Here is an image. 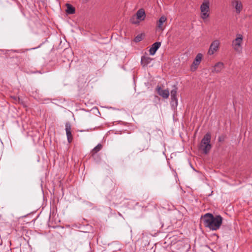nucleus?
Instances as JSON below:
<instances>
[{
	"instance_id": "nucleus-1",
	"label": "nucleus",
	"mask_w": 252,
	"mask_h": 252,
	"mask_svg": "<svg viewBox=\"0 0 252 252\" xmlns=\"http://www.w3.org/2000/svg\"><path fill=\"white\" fill-rule=\"evenodd\" d=\"M201 220L205 227L210 230H217L222 224V218L220 215L214 216L213 214L208 213L202 216Z\"/></svg>"
},
{
	"instance_id": "nucleus-2",
	"label": "nucleus",
	"mask_w": 252,
	"mask_h": 252,
	"mask_svg": "<svg viewBox=\"0 0 252 252\" xmlns=\"http://www.w3.org/2000/svg\"><path fill=\"white\" fill-rule=\"evenodd\" d=\"M211 135L210 133L207 132L201 140L199 149L202 151L204 154H207L212 148L211 142Z\"/></svg>"
},
{
	"instance_id": "nucleus-3",
	"label": "nucleus",
	"mask_w": 252,
	"mask_h": 252,
	"mask_svg": "<svg viewBox=\"0 0 252 252\" xmlns=\"http://www.w3.org/2000/svg\"><path fill=\"white\" fill-rule=\"evenodd\" d=\"M243 36L241 34H237L236 38L232 41L231 46L234 50L238 54L242 53V43Z\"/></svg>"
},
{
	"instance_id": "nucleus-4",
	"label": "nucleus",
	"mask_w": 252,
	"mask_h": 252,
	"mask_svg": "<svg viewBox=\"0 0 252 252\" xmlns=\"http://www.w3.org/2000/svg\"><path fill=\"white\" fill-rule=\"evenodd\" d=\"M210 2L208 0H204L200 6L201 17L205 19L209 17Z\"/></svg>"
},
{
	"instance_id": "nucleus-5",
	"label": "nucleus",
	"mask_w": 252,
	"mask_h": 252,
	"mask_svg": "<svg viewBox=\"0 0 252 252\" xmlns=\"http://www.w3.org/2000/svg\"><path fill=\"white\" fill-rule=\"evenodd\" d=\"M145 18V13L143 9H140L137 11L136 14V17L133 16L130 19V21L132 24H137L139 22L135 19L140 21L144 20Z\"/></svg>"
},
{
	"instance_id": "nucleus-6",
	"label": "nucleus",
	"mask_w": 252,
	"mask_h": 252,
	"mask_svg": "<svg viewBox=\"0 0 252 252\" xmlns=\"http://www.w3.org/2000/svg\"><path fill=\"white\" fill-rule=\"evenodd\" d=\"M220 44V43L218 40L213 41L210 46L208 54L210 55H213L218 50Z\"/></svg>"
},
{
	"instance_id": "nucleus-7",
	"label": "nucleus",
	"mask_w": 252,
	"mask_h": 252,
	"mask_svg": "<svg viewBox=\"0 0 252 252\" xmlns=\"http://www.w3.org/2000/svg\"><path fill=\"white\" fill-rule=\"evenodd\" d=\"M104 186L109 191H112L115 189L116 183L112 179L108 178L104 181Z\"/></svg>"
},
{
	"instance_id": "nucleus-8",
	"label": "nucleus",
	"mask_w": 252,
	"mask_h": 252,
	"mask_svg": "<svg viewBox=\"0 0 252 252\" xmlns=\"http://www.w3.org/2000/svg\"><path fill=\"white\" fill-rule=\"evenodd\" d=\"M202 58V55L201 53L197 54L191 66L192 71H194L197 68L201 61Z\"/></svg>"
},
{
	"instance_id": "nucleus-9",
	"label": "nucleus",
	"mask_w": 252,
	"mask_h": 252,
	"mask_svg": "<svg viewBox=\"0 0 252 252\" xmlns=\"http://www.w3.org/2000/svg\"><path fill=\"white\" fill-rule=\"evenodd\" d=\"M156 91L157 92L158 94L164 98H167L169 97V91L167 90H162L160 86H157L156 87Z\"/></svg>"
},
{
	"instance_id": "nucleus-10",
	"label": "nucleus",
	"mask_w": 252,
	"mask_h": 252,
	"mask_svg": "<svg viewBox=\"0 0 252 252\" xmlns=\"http://www.w3.org/2000/svg\"><path fill=\"white\" fill-rule=\"evenodd\" d=\"M65 131L67 141L69 143H71L73 140V137L71 131V125L69 122H67L65 124Z\"/></svg>"
},
{
	"instance_id": "nucleus-11",
	"label": "nucleus",
	"mask_w": 252,
	"mask_h": 252,
	"mask_svg": "<svg viewBox=\"0 0 252 252\" xmlns=\"http://www.w3.org/2000/svg\"><path fill=\"white\" fill-rule=\"evenodd\" d=\"M161 45L160 42H156L152 44L151 47L149 49V53L151 55H154L156 53L158 49Z\"/></svg>"
},
{
	"instance_id": "nucleus-12",
	"label": "nucleus",
	"mask_w": 252,
	"mask_h": 252,
	"mask_svg": "<svg viewBox=\"0 0 252 252\" xmlns=\"http://www.w3.org/2000/svg\"><path fill=\"white\" fill-rule=\"evenodd\" d=\"M224 67V64L221 62L217 63L214 66L213 72L219 73Z\"/></svg>"
},
{
	"instance_id": "nucleus-13",
	"label": "nucleus",
	"mask_w": 252,
	"mask_h": 252,
	"mask_svg": "<svg viewBox=\"0 0 252 252\" xmlns=\"http://www.w3.org/2000/svg\"><path fill=\"white\" fill-rule=\"evenodd\" d=\"M152 60V59L151 58L144 56L141 57V63L144 66L149 64Z\"/></svg>"
},
{
	"instance_id": "nucleus-14",
	"label": "nucleus",
	"mask_w": 252,
	"mask_h": 252,
	"mask_svg": "<svg viewBox=\"0 0 252 252\" xmlns=\"http://www.w3.org/2000/svg\"><path fill=\"white\" fill-rule=\"evenodd\" d=\"M167 19L166 17L164 16H162L160 17L159 19L158 20V23H157V26L160 29L161 31H163V24L166 21Z\"/></svg>"
},
{
	"instance_id": "nucleus-15",
	"label": "nucleus",
	"mask_w": 252,
	"mask_h": 252,
	"mask_svg": "<svg viewBox=\"0 0 252 252\" xmlns=\"http://www.w3.org/2000/svg\"><path fill=\"white\" fill-rule=\"evenodd\" d=\"M66 12L68 14H73L75 12V8L71 5L70 4L66 3Z\"/></svg>"
},
{
	"instance_id": "nucleus-16",
	"label": "nucleus",
	"mask_w": 252,
	"mask_h": 252,
	"mask_svg": "<svg viewBox=\"0 0 252 252\" xmlns=\"http://www.w3.org/2000/svg\"><path fill=\"white\" fill-rule=\"evenodd\" d=\"M102 148V145L101 144H98L95 146L91 152L92 156H94L96 153L98 152Z\"/></svg>"
},
{
	"instance_id": "nucleus-17",
	"label": "nucleus",
	"mask_w": 252,
	"mask_h": 252,
	"mask_svg": "<svg viewBox=\"0 0 252 252\" xmlns=\"http://www.w3.org/2000/svg\"><path fill=\"white\" fill-rule=\"evenodd\" d=\"M178 88L177 85L173 86V89L171 91V97H177Z\"/></svg>"
},
{
	"instance_id": "nucleus-18",
	"label": "nucleus",
	"mask_w": 252,
	"mask_h": 252,
	"mask_svg": "<svg viewBox=\"0 0 252 252\" xmlns=\"http://www.w3.org/2000/svg\"><path fill=\"white\" fill-rule=\"evenodd\" d=\"M235 2V7L236 12H237V13H240V12L241 11V10H242V3L237 0H236Z\"/></svg>"
},
{
	"instance_id": "nucleus-19",
	"label": "nucleus",
	"mask_w": 252,
	"mask_h": 252,
	"mask_svg": "<svg viewBox=\"0 0 252 252\" xmlns=\"http://www.w3.org/2000/svg\"><path fill=\"white\" fill-rule=\"evenodd\" d=\"M171 105L172 107L174 108L177 107L178 106V98L177 97H171Z\"/></svg>"
},
{
	"instance_id": "nucleus-20",
	"label": "nucleus",
	"mask_w": 252,
	"mask_h": 252,
	"mask_svg": "<svg viewBox=\"0 0 252 252\" xmlns=\"http://www.w3.org/2000/svg\"><path fill=\"white\" fill-rule=\"evenodd\" d=\"M142 40V35H138L134 38V41L136 42H138Z\"/></svg>"
},
{
	"instance_id": "nucleus-21",
	"label": "nucleus",
	"mask_w": 252,
	"mask_h": 252,
	"mask_svg": "<svg viewBox=\"0 0 252 252\" xmlns=\"http://www.w3.org/2000/svg\"><path fill=\"white\" fill-rule=\"evenodd\" d=\"M13 98L15 100L16 102H18L19 103H22V100L19 97L14 96Z\"/></svg>"
},
{
	"instance_id": "nucleus-22",
	"label": "nucleus",
	"mask_w": 252,
	"mask_h": 252,
	"mask_svg": "<svg viewBox=\"0 0 252 252\" xmlns=\"http://www.w3.org/2000/svg\"><path fill=\"white\" fill-rule=\"evenodd\" d=\"M218 140L220 142L223 141L224 140V136L223 135L219 136Z\"/></svg>"
},
{
	"instance_id": "nucleus-23",
	"label": "nucleus",
	"mask_w": 252,
	"mask_h": 252,
	"mask_svg": "<svg viewBox=\"0 0 252 252\" xmlns=\"http://www.w3.org/2000/svg\"><path fill=\"white\" fill-rule=\"evenodd\" d=\"M140 151L141 152V151H143L144 150V149L143 148L142 149H140Z\"/></svg>"
}]
</instances>
